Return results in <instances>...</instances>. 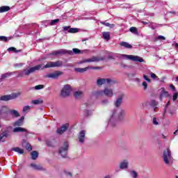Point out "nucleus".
<instances>
[{"label":"nucleus","instance_id":"obj_54","mask_svg":"<svg viewBox=\"0 0 178 178\" xmlns=\"http://www.w3.org/2000/svg\"><path fill=\"white\" fill-rule=\"evenodd\" d=\"M101 24L106 26V27H109V26H111V24L109 22H102Z\"/></svg>","mask_w":178,"mask_h":178},{"label":"nucleus","instance_id":"obj_2","mask_svg":"<svg viewBox=\"0 0 178 178\" xmlns=\"http://www.w3.org/2000/svg\"><path fill=\"white\" fill-rule=\"evenodd\" d=\"M73 54H75V55H79V54H81V50L77 49V48H74L72 49V51L70 50H67L65 49H61L58 51H54L51 53H49L47 54V56L45 57V59L47 58H49L50 56H58V55H73Z\"/></svg>","mask_w":178,"mask_h":178},{"label":"nucleus","instance_id":"obj_49","mask_svg":"<svg viewBox=\"0 0 178 178\" xmlns=\"http://www.w3.org/2000/svg\"><path fill=\"white\" fill-rule=\"evenodd\" d=\"M44 85H38L35 86V90H42Z\"/></svg>","mask_w":178,"mask_h":178},{"label":"nucleus","instance_id":"obj_61","mask_svg":"<svg viewBox=\"0 0 178 178\" xmlns=\"http://www.w3.org/2000/svg\"><path fill=\"white\" fill-rule=\"evenodd\" d=\"M63 29L64 31H69V30H70V26H64Z\"/></svg>","mask_w":178,"mask_h":178},{"label":"nucleus","instance_id":"obj_39","mask_svg":"<svg viewBox=\"0 0 178 178\" xmlns=\"http://www.w3.org/2000/svg\"><path fill=\"white\" fill-rule=\"evenodd\" d=\"M152 123L154 126H158L159 124V120L156 117H154L152 119Z\"/></svg>","mask_w":178,"mask_h":178},{"label":"nucleus","instance_id":"obj_34","mask_svg":"<svg viewBox=\"0 0 178 178\" xmlns=\"http://www.w3.org/2000/svg\"><path fill=\"white\" fill-rule=\"evenodd\" d=\"M8 107L7 106H2L0 108V116L1 115H5L6 113H8Z\"/></svg>","mask_w":178,"mask_h":178},{"label":"nucleus","instance_id":"obj_45","mask_svg":"<svg viewBox=\"0 0 178 178\" xmlns=\"http://www.w3.org/2000/svg\"><path fill=\"white\" fill-rule=\"evenodd\" d=\"M149 27H150V29H152V30H155V29H157L158 25L155 23H152Z\"/></svg>","mask_w":178,"mask_h":178},{"label":"nucleus","instance_id":"obj_18","mask_svg":"<svg viewBox=\"0 0 178 178\" xmlns=\"http://www.w3.org/2000/svg\"><path fill=\"white\" fill-rule=\"evenodd\" d=\"M30 168H32L33 170H38V171H45V168H44L41 165H37L35 163H31L30 164Z\"/></svg>","mask_w":178,"mask_h":178},{"label":"nucleus","instance_id":"obj_35","mask_svg":"<svg viewBox=\"0 0 178 178\" xmlns=\"http://www.w3.org/2000/svg\"><path fill=\"white\" fill-rule=\"evenodd\" d=\"M93 95L95 97H102L104 96V90H97L93 92Z\"/></svg>","mask_w":178,"mask_h":178},{"label":"nucleus","instance_id":"obj_52","mask_svg":"<svg viewBox=\"0 0 178 178\" xmlns=\"http://www.w3.org/2000/svg\"><path fill=\"white\" fill-rule=\"evenodd\" d=\"M142 86L144 87V90H147L148 88V83H147L145 81L143 82Z\"/></svg>","mask_w":178,"mask_h":178},{"label":"nucleus","instance_id":"obj_3","mask_svg":"<svg viewBox=\"0 0 178 178\" xmlns=\"http://www.w3.org/2000/svg\"><path fill=\"white\" fill-rule=\"evenodd\" d=\"M42 67V65H38L34 67H32L29 69H24L22 71H18V76L17 77H24V76H30L31 73H34L35 70H40Z\"/></svg>","mask_w":178,"mask_h":178},{"label":"nucleus","instance_id":"obj_17","mask_svg":"<svg viewBox=\"0 0 178 178\" xmlns=\"http://www.w3.org/2000/svg\"><path fill=\"white\" fill-rule=\"evenodd\" d=\"M78 139L81 144H83L84 141H86V131L82 130L79 133Z\"/></svg>","mask_w":178,"mask_h":178},{"label":"nucleus","instance_id":"obj_38","mask_svg":"<svg viewBox=\"0 0 178 178\" xmlns=\"http://www.w3.org/2000/svg\"><path fill=\"white\" fill-rule=\"evenodd\" d=\"M7 51H8V52H15V54H17L18 52H22V50H17L16 49V48L15 47H9Z\"/></svg>","mask_w":178,"mask_h":178},{"label":"nucleus","instance_id":"obj_59","mask_svg":"<svg viewBox=\"0 0 178 178\" xmlns=\"http://www.w3.org/2000/svg\"><path fill=\"white\" fill-rule=\"evenodd\" d=\"M81 54H90L89 49L81 50Z\"/></svg>","mask_w":178,"mask_h":178},{"label":"nucleus","instance_id":"obj_47","mask_svg":"<svg viewBox=\"0 0 178 178\" xmlns=\"http://www.w3.org/2000/svg\"><path fill=\"white\" fill-rule=\"evenodd\" d=\"M108 104H109V99H104L102 100V105H108Z\"/></svg>","mask_w":178,"mask_h":178},{"label":"nucleus","instance_id":"obj_40","mask_svg":"<svg viewBox=\"0 0 178 178\" xmlns=\"http://www.w3.org/2000/svg\"><path fill=\"white\" fill-rule=\"evenodd\" d=\"M12 37L7 38L6 36H0V41H4V42H6L8 40H12Z\"/></svg>","mask_w":178,"mask_h":178},{"label":"nucleus","instance_id":"obj_26","mask_svg":"<svg viewBox=\"0 0 178 178\" xmlns=\"http://www.w3.org/2000/svg\"><path fill=\"white\" fill-rule=\"evenodd\" d=\"M120 47H124V48H127L128 49H131V48H133V46L127 42H120Z\"/></svg>","mask_w":178,"mask_h":178},{"label":"nucleus","instance_id":"obj_33","mask_svg":"<svg viewBox=\"0 0 178 178\" xmlns=\"http://www.w3.org/2000/svg\"><path fill=\"white\" fill-rule=\"evenodd\" d=\"M88 69H89V67H86L84 68H74V71L78 72V73H84V72H87Z\"/></svg>","mask_w":178,"mask_h":178},{"label":"nucleus","instance_id":"obj_8","mask_svg":"<svg viewBox=\"0 0 178 178\" xmlns=\"http://www.w3.org/2000/svg\"><path fill=\"white\" fill-rule=\"evenodd\" d=\"M99 60H104V58H99L93 56L90 58L83 59L78 63V65H83V63H91V62H99Z\"/></svg>","mask_w":178,"mask_h":178},{"label":"nucleus","instance_id":"obj_57","mask_svg":"<svg viewBox=\"0 0 178 178\" xmlns=\"http://www.w3.org/2000/svg\"><path fill=\"white\" fill-rule=\"evenodd\" d=\"M143 79H145V80H146V81L148 83H151V79H149L147 75H143Z\"/></svg>","mask_w":178,"mask_h":178},{"label":"nucleus","instance_id":"obj_56","mask_svg":"<svg viewBox=\"0 0 178 178\" xmlns=\"http://www.w3.org/2000/svg\"><path fill=\"white\" fill-rule=\"evenodd\" d=\"M64 173L66 176H69V177H72V172H67V171H64Z\"/></svg>","mask_w":178,"mask_h":178},{"label":"nucleus","instance_id":"obj_63","mask_svg":"<svg viewBox=\"0 0 178 178\" xmlns=\"http://www.w3.org/2000/svg\"><path fill=\"white\" fill-rule=\"evenodd\" d=\"M172 47H175V48L177 50L178 49V43L172 44Z\"/></svg>","mask_w":178,"mask_h":178},{"label":"nucleus","instance_id":"obj_7","mask_svg":"<svg viewBox=\"0 0 178 178\" xmlns=\"http://www.w3.org/2000/svg\"><path fill=\"white\" fill-rule=\"evenodd\" d=\"M115 81H113V79H111L109 78L107 79H104V78H100L97 80V86L99 87H101V86H104V84H108L111 86V84H115Z\"/></svg>","mask_w":178,"mask_h":178},{"label":"nucleus","instance_id":"obj_22","mask_svg":"<svg viewBox=\"0 0 178 178\" xmlns=\"http://www.w3.org/2000/svg\"><path fill=\"white\" fill-rule=\"evenodd\" d=\"M158 102L156 100L152 99L149 102V106L152 108L154 112H156V109H158Z\"/></svg>","mask_w":178,"mask_h":178},{"label":"nucleus","instance_id":"obj_36","mask_svg":"<svg viewBox=\"0 0 178 178\" xmlns=\"http://www.w3.org/2000/svg\"><path fill=\"white\" fill-rule=\"evenodd\" d=\"M48 23L49 24V26H55V24H56L57 23H59V19L48 21Z\"/></svg>","mask_w":178,"mask_h":178},{"label":"nucleus","instance_id":"obj_62","mask_svg":"<svg viewBox=\"0 0 178 178\" xmlns=\"http://www.w3.org/2000/svg\"><path fill=\"white\" fill-rule=\"evenodd\" d=\"M170 88H171V90H172V91H176V88L175 87V86L173 84H171L170 86Z\"/></svg>","mask_w":178,"mask_h":178},{"label":"nucleus","instance_id":"obj_28","mask_svg":"<svg viewBox=\"0 0 178 178\" xmlns=\"http://www.w3.org/2000/svg\"><path fill=\"white\" fill-rule=\"evenodd\" d=\"M10 10V7L8 6H3L0 7V13H5V12H9Z\"/></svg>","mask_w":178,"mask_h":178},{"label":"nucleus","instance_id":"obj_46","mask_svg":"<svg viewBox=\"0 0 178 178\" xmlns=\"http://www.w3.org/2000/svg\"><path fill=\"white\" fill-rule=\"evenodd\" d=\"M28 111H30V106H25L22 109L23 113H26Z\"/></svg>","mask_w":178,"mask_h":178},{"label":"nucleus","instance_id":"obj_37","mask_svg":"<svg viewBox=\"0 0 178 178\" xmlns=\"http://www.w3.org/2000/svg\"><path fill=\"white\" fill-rule=\"evenodd\" d=\"M163 156H172V152H170V149H167L164 151Z\"/></svg>","mask_w":178,"mask_h":178},{"label":"nucleus","instance_id":"obj_29","mask_svg":"<svg viewBox=\"0 0 178 178\" xmlns=\"http://www.w3.org/2000/svg\"><path fill=\"white\" fill-rule=\"evenodd\" d=\"M102 36L104 40H106V41H109L111 40V33L109 32H103Z\"/></svg>","mask_w":178,"mask_h":178},{"label":"nucleus","instance_id":"obj_51","mask_svg":"<svg viewBox=\"0 0 178 178\" xmlns=\"http://www.w3.org/2000/svg\"><path fill=\"white\" fill-rule=\"evenodd\" d=\"M150 76L152 79H153V80H156V79H158V76H156V74L152 72L150 74Z\"/></svg>","mask_w":178,"mask_h":178},{"label":"nucleus","instance_id":"obj_10","mask_svg":"<svg viewBox=\"0 0 178 178\" xmlns=\"http://www.w3.org/2000/svg\"><path fill=\"white\" fill-rule=\"evenodd\" d=\"M68 149H69V143L64 142L63 147H61L59 149L58 153L61 156H66V154H67Z\"/></svg>","mask_w":178,"mask_h":178},{"label":"nucleus","instance_id":"obj_12","mask_svg":"<svg viewBox=\"0 0 178 178\" xmlns=\"http://www.w3.org/2000/svg\"><path fill=\"white\" fill-rule=\"evenodd\" d=\"M59 76H62V72L56 71L53 73L47 74L45 77L47 79H52L53 80H56L59 77Z\"/></svg>","mask_w":178,"mask_h":178},{"label":"nucleus","instance_id":"obj_6","mask_svg":"<svg viewBox=\"0 0 178 178\" xmlns=\"http://www.w3.org/2000/svg\"><path fill=\"white\" fill-rule=\"evenodd\" d=\"M22 93L20 92L17 93H13L11 95H3L0 97V101L8 102L12 99H16L18 97H20Z\"/></svg>","mask_w":178,"mask_h":178},{"label":"nucleus","instance_id":"obj_64","mask_svg":"<svg viewBox=\"0 0 178 178\" xmlns=\"http://www.w3.org/2000/svg\"><path fill=\"white\" fill-rule=\"evenodd\" d=\"M134 81H136V83H140V80L138 78L134 79Z\"/></svg>","mask_w":178,"mask_h":178},{"label":"nucleus","instance_id":"obj_4","mask_svg":"<svg viewBox=\"0 0 178 178\" xmlns=\"http://www.w3.org/2000/svg\"><path fill=\"white\" fill-rule=\"evenodd\" d=\"M119 58H121V59H129L134 62H144V59H143V58L134 55L120 54Z\"/></svg>","mask_w":178,"mask_h":178},{"label":"nucleus","instance_id":"obj_14","mask_svg":"<svg viewBox=\"0 0 178 178\" xmlns=\"http://www.w3.org/2000/svg\"><path fill=\"white\" fill-rule=\"evenodd\" d=\"M123 98H124V94H121L115 99L114 102V106H115V108H119L122 105V104H123Z\"/></svg>","mask_w":178,"mask_h":178},{"label":"nucleus","instance_id":"obj_23","mask_svg":"<svg viewBox=\"0 0 178 178\" xmlns=\"http://www.w3.org/2000/svg\"><path fill=\"white\" fill-rule=\"evenodd\" d=\"M15 72H7L6 74H3L1 75V78H0V83L3 81V80H5V79H8V77H10V76H12V74H15Z\"/></svg>","mask_w":178,"mask_h":178},{"label":"nucleus","instance_id":"obj_48","mask_svg":"<svg viewBox=\"0 0 178 178\" xmlns=\"http://www.w3.org/2000/svg\"><path fill=\"white\" fill-rule=\"evenodd\" d=\"M84 113L86 116H90V115L92 114V111H88V110H85Z\"/></svg>","mask_w":178,"mask_h":178},{"label":"nucleus","instance_id":"obj_15","mask_svg":"<svg viewBox=\"0 0 178 178\" xmlns=\"http://www.w3.org/2000/svg\"><path fill=\"white\" fill-rule=\"evenodd\" d=\"M103 93L105 97H107V98H112V97H113V89L105 88L103 90Z\"/></svg>","mask_w":178,"mask_h":178},{"label":"nucleus","instance_id":"obj_21","mask_svg":"<svg viewBox=\"0 0 178 178\" xmlns=\"http://www.w3.org/2000/svg\"><path fill=\"white\" fill-rule=\"evenodd\" d=\"M168 97H169V92L165 90V88H162L160 94V100L162 101L163 98H168Z\"/></svg>","mask_w":178,"mask_h":178},{"label":"nucleus","instance_id":"obj_32","mask_svg":"<svg viewBox=\"0 0 178 178\" xmlns=\"http://www.w3.org/2000/svg\"><path fill=\"white\" fill-rule=\"evenodd\" d=\"M43 102L44 101L41 99H38L31 101V104H33V105H41L42 104H43Z\"/></svg>","mask_w":178,"mask_h":178},{"label":"nucleus","instance_id":"obj_31","mask_svg":"<svg viewBox=\"0 0 178 178\" xmlns=\"http://www.w3.org/2000/svg\"><path fill=\"white\" fill-rule=\"evenodd\" d=\"M74 97H75L76 99H80V98L83 97V92L82 91L74 92Z\"/></svg>","mask_w":178,"mask_h":178},{"label":"nucleus","instance_id":"obj_24","mask_svg":"<svg viewBox=\"0 0 178 178\" xmlns=\"http://www.w3.org/2000/svg\"><path fill=\"white\" fill-rule=\"evenodd\" d=\"M23 120H24V116L21 117V118L14 122L13 126H15V127H19V126H22L23 124Z\"/></svg>","mask_w":178,"mask_h":178},{"label":"nucleus","instance_id":"obj_43","mask_svg":"<svg viewBox=\"0 0 178 178\" xmlns=\"http://www.w3.org/2000/svg\"><path fill=\"white\" fill-rule=\"evenodd\" d=\"M129 31H131V33H133L134 34H137L138 33V31L136 27H131L129 29Z\"/></svg>","mask_w":178,"mask_h":178},{"label":"nucleus","instance_id":"obj_42","mask_svg":"<svg viewBox=\"0 0 178 178\" xmlns=\"http://www.w3.org/2000/svg\"><path fill=\"white\" fill-rule=\"evenodd\" d=\"M130 175L133 178L138 177V174L135 170H132L130 172Z\"/></svg>","mask_w":178,"mask_h":178},{"label":"nucleus","instance_id":"obj_11","mask_svg":"<svg viewBox=\"0 0 178 178\" xmlns=\"http://www.w3.org/2000/svg\"><path fill=\"white\" fill-rule=\"evenodd\" d=\"M10 136V132L9 130L6 129L1 133H0V143H5L6 138Z\"/></svg>","mask_w":178,"mask_h":178},{"label":"nucleus","instance_id":"obj_5","mask_svg":"<svg viewBox=\"0 0 178 178\" xmlns=\"http://www.w3.org/2000/svg\"><path fill=\"white\" fill-rule=\"evenodd\" d=\"M63 66V62L62 60H57L56 62H48L42 69H49L50 67H62Z\"/></svg>","mask_w":178,"mask_h":178},{"label":"nucleus","instance_id":"obj_58","mask_svg":"<svg viewBox=\"0 0 178 178\" xmlns=\"http://www.w3.org/2000/svg\"><path fill=\"white\" fill-rule=\"evenodd\" d=\"M177 97H178V95L177 93H175L172 96V101H176V99H177Z\"/></svg>","mask_w":178,"mask_h":178},{"label":"nucleus","instance_id":"obj_13","mask_svg":"<svg viewBox=\"0 0 178 178\" xmlns=\"http://www.w3.org/2000/svg\"><path fill=\"white\" fill-rule=\"evenodd\" d=\"M69 129V123H65L61 125L60 128H58L56 130L57 134L62 135L66 130Z\"/></svg>","mask_w":178,"mask_h":178},{"label":"nucleus","instance_id":"obj_16","mask_svg":"<svg viewBox=\"0 0 178 178\" xmlns=\"http://www.w3.org/2000/svg\"><path fill=\"white\" fill-rule=\"evenodd\" d=\"M163 161L166 166H172L173 165V157L172 156H163Z\"/></svg>","mask_w":178,"mask_h":178},{"label":"nucleus","instance_id":"obj_53","mask_svg":"<svg viewBox=\"0 0 178 178\" xmlns=\"http://www.w3.org/2000/svg\"><path fill=\"white\" fill-rule=\"evenodd\" d=\"M89 69H92V70H98L101 69V67H92V66H88Z\"/></svg>","mask_w":178,"mask_h":178},{"label":"nucleus","instance_id":"obj_25","mask_svg":"<svg viewBox=\"0 0 178 178\" xmlns=\"http://www.w3.org/2000/svg\"><path fill=\"white\" fill-rule=\"evenodd\" d=\"M8 113L13 116V118H19L20 116V114L19 113V111L16 110H10L8 111Z\"/></svg>","mask_w":178,"mask_h":178},{"label":"nucleus","instance_id":"obj_19","mask_svg":"<svg viewBox=\"0 0 178 178\" xmlns=\"http://www.w3.org/2000/svg\"><path fill=\"white\" fill-rule=\"evenodd\" d=\"M22 147L26 148V149H27V151L33 150V147L31 146V145H30V143H27L26 140H24V139L22 140Z\"/></svg>","mask_w":178,"mask_h":178},{"label":"nucleus","instance_id":"obj_27","mask_svg":"<svg viewBox=\"0 0 178 178\" xmlns=\"http://www.w3.org/2000/svg\"><path fill=\"white\" fill-rule=\"evenodd\" d=\"M127 166H129V161L127 160H124L120 165V169H127Z\"/></svg>","mask_w":178,"mask_h":178},{"label":"nucleus","instance_id":"obj_1","mask_svg":"<svg viewBox=\"0 0 178 178\" xmlns=\"http://www.w3.org/2000/svg\"><path fill=\"white\" fill-rule=\"evenodd\" d=\"M125 116L126 111L121 108L114 109L108 120V126L111 127H115V126L118 124V122L123 120Z\"/></svg>","mask_w":178,"mask_h":178},{"label":"nucleus","instance_id":"obj_44","mask_svg":"<svg viewBox=\"0 0 178 178\" xmlns=\"http://www.w3.org/2000/svg\"><path fill=\"white\" fill-rule=\"evenodd\" d=\"M177 109L176 108H172L169 110V113L171 116H173V115H176V112H177Z\"/></svg>","mask_w":178,"mask_h":178},{"label":"nucleus","instance_id":"obj_20","mask_svg":"<svg viewBox=\"0 0 178 178\" xmlns=\"http://www.w3.org/2000/svg\"><path fill=\"white\" fill-rule=\"evenodd\" d=\"M13 131V133H26V136L29 134V131H27V129L20 127L14 128Z\"/></svg>","mask_w":178,"mask_h":178},{"label":"nucleus","instance_id":"obj_41","mask_svg":"<svg viewBox=\"0 0 178 178\" xmlns=\"http://www.w3.org/2000/svg\"><path fill=\"white\" fill-rule=\"evenodd\" d=\"M68 33H79V29L70 28V29L68 30Z\"/></svg>","mask_w":178,"mask_h":178},{"label":"nucleus","instance_id":"obj_50","mask_svg":"<svg viewBox=\"0 0 178 178\" xmlns=\"http://www.w3.org/2000/svg\"><path fill=\"white\" fill-rule=\"evenodd\" d=\"M31 156H38V152L37 151H33L31 153Z\"/></svg>","mask_w":178,"mask_h":178},{"label":"nucleus","instance_id":"obj_60","mask_svg":"<svg viewBox=\"0 0 178 178\" xmlns=\"http://www.w3.org/2000/svg\"><path fill=\"white\" fill-rule=\"evenodd\" d=\"M170 105V102H168V103L165 104V106L164 108V112H166V110L168 109V106Z\"/></svg>","mask_w":178,"mask_h":178},{"label":"nucleus","instance_id":"obj_30","mask_svg":"<svg viewBox=\"0 0 178 178\" xmlns=\"http://www.w3.org/2000/svg\"><path fill=\"white\" fill-rule=\"evenodd\" d=\"M11 151H14L15 152H17L18 154H19L20 155H22V154H24V150H23V149H21L20 147H13L11 149Z\"/></svg>","mask_w":178,"mask_h":178},{"label":"nucleus","instance_id":"obj_55","mask_svg":"<svg viewBox=\"0 0 178 178\" xmlns=\"http://www.w3.org/2000/svg\"><path fill=\"white\" fill-rule=\"evenodd\" d=\"M156 40H166V38H165L164 36H163V35H159L156 38Z\"/></svg>","mask_w":178,"mask_h":178},{"label":"nucleus","instance_id":"obj_9","mask_svg":"<svg viewBox=\"0 0 178 178\" xmlns=\"http://www.w3.org/2000/svg\"><path fill=\"white\" fill-rule=\"evenodd\" d=\"M72 91V86L70 85H65L61 90L60 95L65 98V97H69Z\"/></svg>","mask_w":178,"mask_h":178}]
</instances>
